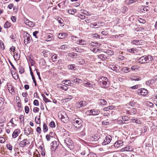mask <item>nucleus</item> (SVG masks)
Here are the masks:
<instances>
[{
	"mask_svg": "<svg viewBox=\"0 0 157 157\" xmlns=\"http://www.w3.org/2000/svg\"><path fill=\"white\" fill-rule=\"evenodd\" d=\"M64 142L65 144L71 150L74 148V145L73 143L72 140L69 138H66L64 140Z\"/></svg>",
	"mask_w": 157,
	"mask_h": 157,
	"instance_id": "nucleus-1",
	"label": "nucleus"
},
{
	"mask_svg": "<svg viewBox=\"0 0 157 157\" xmlns=\"http://www.w3.org/2000/svg\"><path fill=\"white\" fill-rule=\"evenodd\" d=\"M82 120L79 118H76L74 120L73 123L74 126L77 129H79L82 126Z\"/></svg>",
	"mask_w": 157,
	"mask_h": 157,
	"instance_id": "nucleus-2",
	"label": "nucleus"
},
{
	"mask_svg": "<svg viewBox=\"0 0 157 157\" xmlns=\"http://www.w3.org/2000/svg\"><path fill=\"white\" fill-rule=\"evenodd\" d=\"M108 79L107 78L104 77H102L99 81V84L101 86L104 87H107V82Z\"/></svg>",
	"mask_w": 157,
	"mask_h": 157,
	"instance_id": "nucleus-3",
	"label": "nucleus"
},
{
	"mask_svg": "<svg viewBox=\"0 0 157 157\" xmlns=\"http://www.w3.org/2000/svg\"><path fill=\"white\" fill-rule=\"evenodd\" d=\"M59 114V117L64 123H67L68 122L69 118L65 113L63 112L62 114H61L60 115Z\"/></svg>",
	"mask_w": 157,
	"mask_h": 157,
	"instance_id": "nucleus-4",
	"label": "nucleus"
},
{
	"mask_svg": "<svg viewBox=\"0 0 157 157\" xmlns=\"http://www.w3.org/2000/svg\"><path fill=\"white\" fill-rule=\"evenodd\" d=\"M139 62L140 63H147L148 61V58L147 56H144L140 57L138 60Z\"/></svg>",
	"mask_w": 157,
	"mask_h": 157,
	"instance_id": "nucleus-5",
	"label": "nucleus"
},
{
	"mask_svg": "<svg viewBox=\"0 0 157 157\" xmlns=\"http://www.w3.org/2000/svg\"><path fill=\"white\" fill-rule=\"evenodd\" d=\"M111 140V136L110 135H108L106 136L105 139L104 140L102 144L104 145L107 144L110 142Z\"/></svg>",
	"mask_w": 157,
	"mask_h": 157,
	"instance_id": "nucleus-6",
	"label": "nucleus"
},
{
	"mask_svg": "<svg viewBox=\"0 0 157 157\" xmlns=\"http://www.w3.org/2000/svg\"><path fill=\"white\" fill-rule=\"evenodd\" d=\"M89 113V115H98L100 113L99 110L96 109H91L88 111Z\"/></svg>",
	"mask_w": 157,
	"mask_h": 157,
	"instance_id": "nucleus-7",
	"label": "nucleus"
},
{
	"mask_svg": "<svg viewBox=\"0 0 157 157\" xmlns=\"http://www.w3.org/2000/svg\"><path fill=\"white\" fill-rule=\"evenodd\" d=\"M33 130L29 126H27L25 128V134L27 136L29 135L31 132H32Z\"/></svg>",
	"mask_w": 157,
	"mask_h": 157,
	"instance_id": "nucleus-8",
	"label": "nucleus"
},
{
	"mask_svg": "<svg viewBox=\"0 0 157 157\" xmlns=\"http://www.w3.org/2000/svg\"><path fill=\"white\" fill-rule=\"evenodd\" d=\"M147 90L145 89H141L138 90L137 92L138 94L143 95H146L147 94Z\"/></svg>",
	"mask_w": 157,
	"mask_h": 157,
	"instance_id": "nucleus-9",
	"label": "nucleus"
},
{
	"mask_svg": "<svg viewBox=\"0 0 157 157\" xmlns=\"http://www.w3.org/2000/svg\"><path fill=\"white\" fill-rule=\"evenodd\" d=\"M8 90L10 93L12 94L14 93V88L12 85H11L10 83H8L7 85Z\"/></svg>",
	"mask_w": 157,
	"mask_h": 157,
	"instance_id": "nucleus-10",
	"label": "nucleus"
},
{
	"mask_svg": "<svg viewBox=\"0 0 157 157\" xmlns=\"http://www.w3.org/2000/svg\"><path fill=\"white\" fill-rule=\"evenodd\" d=\"M67 36V34L66 33H62L58 34L57 37L59 39H64Z\"/></svg>",
	"mask_w": 157,
	"mask_h": 157,
	"instance_id": "nucleus-11",
	"label": "nucleus"
},
{
	"mask_svg": "<svg viewBox=\"0 0 157 157\" xmlns=\"http://www.w3.org/2000/svg\"><path fill=\"white\" fill-rule=\"evenodd\" d=\"M32 39V37L29 36H26L25 37L24 43L25 45H27L30 42Z\"/></svg>",
	"mask_w": 157,
	"mask_h": 157,
	"instance_id": "nucleus-12",
	"label": "nucleus"
},
{
	"mask_svg": "<svg viewBox=\"0 0 157 157\" xmlns=\"http://www.w3.org/2000/svg\"><path fill=\"white\" fill-rule=\"evenodd\" d=\"M20 133V130L18 129H15L13 132L12 134V136L13 138H15L17 137L19 134Z\"/></svg>",
	"mask_w": 157,
	"mask_h": 157,
	"instance_id": "nucleus-13",
	"label": "nucleus"
},
{
	"mask_svg": "<svg viewBox=\"0 0 157 157\" xmlns=\"http://www.w3.org/2000/svg\"><path fill=\"white\" fill-rule=\"evenodd\" d=\"M83 84L84 86L85 87H94L95 86V84H93V82H89L86 83H84Z\"/></svg>",
	"mask_w": 157,
	"mask_h": 157,
	"instance_id": "nucleus-14",
	"label": "nucleus"
},
{
	"mask_svg": "<svg viewBox=\"0 0 157 157\" xmlns=\"http://www.w3.org/2000/svg\"><path fill=\"white\" fill-rule=\"evenodd\" d=\"M76 41L75 43L81 45H85L86 44V41L82 39L78 40H75Z\"/></svg>",
	"mask_w": 157,
	"mask_h": 157,
	"instance_id": "nucleus-15",
	"label": "nucleus"
},
{
	"mask_svg": "<svg viewBox=\"0 0 157 157\" xmlns=\"http://www.w3.org/2000/svg\"><path fill=\"white\" fill-rule=\"evenodd\" d=\"M27 140L26 139H25L22 141H21L19 143L20 146L22 147H24L27 144Z\"/></svg>",
	"mask_w": 157,
	"mask_h": 157,
	"instance_id": "nucleus-16",
	"label": "nucleus"
},
{
	"mask_svg": "<svg viewBox=\"0 0 157 157\" xmlns=\"http://www.w3.org/2000/svg\"><path fill=\"white\" fill-rule=\"evenodd\" d=\"M99 138L100 137L98 136V135H94L91 136L90 138V139L91 141H98Z\"/></svg>",
	"mask_w": 157,
	"mask_h": 157,
	"instance_id": "nucleus-17",
	"label": "nucleus"
},
{
	"mask_svg": "<svg viewBox=\"0 0 157 157\" xmlns=\"http://www.w3.org/2000/svg\"><path fill=\"white\" fill-rule=\"evenodd\" d=\"M87 104V103L86 101H82L79 102L78 106L79 107H84L86 106Z\"/></svg>",
	"mask_w": 157,
	"mask_h": 157,
	"instance_id": "nucleus-18",
	"label": "nucleus"
},
{
	"mask_svg": "<svg viewBox=\"0 0 157 157\" xmlns=\"http://www.w3.org/2000/svg\"><path fill=\"white\" fill-rule=\"evenodd\" d=\"M132 150V148L128 146L124 147L121 150V151H131Z\"/></svg>",
	"mask_w": 157,
	"mask_h": 157,
	"instance_id": "nucleus-19",
	"label": "nucleus"
},
{
	"mask_svg": "<svg viewBox=\"0 0 157 157\" xmlns=\"http://www.w3.org/2000/svg\"><path fill=\"white\" fill-rule=\"evenodd\" d=\"M123 142L121 141H118L114 143V145L115 147H118L119 146H120L123 145Z\"/></svg>",
	"mask_w": 157,
	"mask_h": 157,
	"instance_id": "nucleus-20",
	"label": "nucleus"
},
{
	"mask_svg": "<svg viewBox=\"0 0 157 157\" xmlns=\"http://www.w3.org/2000/svg\"><path fill=\"white\" fill-rule=\"evenodd\" d=\"M14 54L13 57L15 60H18L20 58V54H19L18 52H15Z\"/></svg>",
	"mask_w": 157,
	"mask_h": 157,
	"instance_id": "nucleus-21",
	"label": "nucleus"
},
{
	"mask_svg": "<svg viewBox=\"0 0 157 157\" xmlns=\"http://www.w3.org/2000/svg\"><path fill=\"white\" fill-rule=\"evenodd\" d=\"M47 39H48L46 40L47 41H51V40L54 39L53 37L52 34L49 33L46 37Z\"/></svg>",
	"mask_w": 157,
	"mask_h": 157,
	"instance_id": "nucleus-22",
	"label": "nucleus"
},
{
	"mask_svg": "<svg viewBox=\"0 0 157 157\" xmlns=\"http://www.w3.org/2000/svg\"><path fill=\"white\" fill-rule=\"evenodd\" d=\"M97 57L99 59H101V61H103L106 58V56L105 55L101 54L97 55Z\"/></svg>",
	"mask_w": 157,
	"mask_h": 157,
	"instance_id": "nucleus-23",
	"label": "nucleus"
},
{
	"mask_svg": "<svg viewBox=\"0 0 157 157\" xmlns=\"http://www.w3.org/2000/svg\"><path fill=\"white\" fill-rule=\"evenodd\" d=\"M68 68L71 70H75L76 69V67L75 64H70L68 65Z\"/></svg>",
	"mask_w": 157,
	"mask_h": 157,
	"instance_id": "nucleus-24",
	"label": "nucleus"
},
{
	"mask_svg": "<svg viewBox=\"0 0 157 157\" xmlns=\"http://www.w3.org/2000/svg\"><path fill=\"white\" fill-rule=\"evenodd\" d=\"M141 41L140 40H132V43L134 44L139 45L141 44Z\"/></svg>",
	"mask_w": 157,
	"mask_h": 157,
	"instance_id": "nucleus-25",
	"label": "nucleus"
},
{
	"mask_svg": "<svg viewBox=\"0 0 157 157\" xmlns=\"http://www.w3.org/2000/svg\"><path fill=\"white\" fill-rule=\"evenodd\" d=\"M131 120L132 121V122L133 123H135L137 124H140L141 123V121L140 120L137 118L136 119H131Z\"/></svg>",
	"mask_w": 157,
	"mask_h": 157,
	"instance_id": "nucleus-26",
	"label": "nucleus"
},
{
	"mask_svg": "<svg viewBox=\"0 0 157 157\" xmlns=\"http://www.w3.org/2000/svg\"><path fill=\"white\" fill-rule=\"evenodd\" d=\"M52 143L53 145H52L51 147L52 148H54L55 149H56L57 148L59 145L58 143L57 144V143L56 141L52 142Z\"/></svg>",
	"mask_w": 157,
	"mask_h": 157,
	"instance_id": "nucleus-27",
	"label": "nucleus"
},
{
	"mask_svg": "<svg viewBox=\"0 0 157 157\" xmlns=\"http://www.w3.org/2000/svg\"><path fill=\"white\" fill-rule=\"evenodd\" d=\"M131 79L132 80H134L135 81L140 80L141 79V77L139 76H133L131 78Z\"/></svg>",
	"mask_w": 157,
	"mask_h": 157,
	"instance_id": "nucleus-28",
	"label": "nucleus"
},
{
	"mask_svg": "<svg viewBox=\"0 0 157 157\" xmlns=\"http://www.w3.org/2000/svg\"><path fill=\"white\" fill-rule=\"evenodd\" d=\"M76 11V10L75 9H71L68 10V12L70 14L72 15H74Z\"/></svg>",
	"mask_w": 157,
	"mask_h": 157,
	"instance_id": "nucleus-29",
	"label": "nucleus"
},
{
	"mask_svg": "<svg viewBox=\"0 0 157 157\" xmlns=\"http://www.w3.org/2000/svg\"><path fill=\"white\" fill-rule=\"evenodd\" d=\"M48 127L47 124L45 123H44L43 125V131L44 133L48 131Z\"/></svg>",
	"mask_w": 157,
	"mask_h": 157,
	"instance_id": "nucleus-30",
	"label": "nucleus"
},
{
	"mask_svg": "<svg viewBox=\"0 0 157 157\" xmlns=\"http://www.w3.org/2000/svg\"><path fill=\"white\" fill-rule=\"evenodd\" d=\"M11 26L10 23L8 21H7L4 25V27L5 28H8L10 27Z\"/></svg>",
	"mask_w": 157,
	"mask_h": 157,
	"instance_id": "nucleus-31",
	"label": "nucleus"
},
{
	"mask_svg": "<svg viewBox=\"0 0 157 157\" xmlns=\"http://www.w3.org/2000/svg\"><path fill=\"white\" fill-rule=\"evenodd\" d=\"M35 121L36 124H40L41 123L40 116H39L38 117L36 116L35 118Z\"/></svg>",
	"mask_w": 157,
	"mask_h": 157,
	"instance_id": "nucleus-32",
	"label": "nucleus"
},
{
	"mask_svg": "<svg viewBox=\"0 0 157 157\" xmlns=\"http://www.w3.org/2000/svg\"><path fill=\"white\" fill-rule=\"evenodd\" d=\"M41 96L43 98V99L44 101L46 103L50 102V101L49 100L48 98H47L44 95V94H41Z\"/></svg>",
	"mask_w": 157,
	"mask_h": 157,
	"instance_id": "nucleus-33",
	"label": "nucleus"
},
{
	"mask_svg": "<svg viewBox=\"0 0 157 157\" xmlns=\"http://www.w3.org/2000/svg\"><path fill=\"white\" fill-rule=\"evenodd\" d=\"M57 20L58 22L61 25V26H63V19L61 17H59L57 18Z\"/></svg>",
	"mask_w": 157,
	"mask_h": 157,
	"instance_id": "nucleus-34",
	"label": "nucleus"
},
{
	"mask_svg": "<svg viewBox=\"0 0 157 157\" xmlns=\"http://www.w3.org/2000/svg\"><path fill=\"white\" fill-rule=\"evenodd\" d=\"M129 104L132 107H136L137 104L134 101H131L129 103Z\"/></svg>",
	"mask_w": 157,
	"mask_h": 157,
	"instance_id": "nucleus-35",
	"label": "nucleus"
},
{
	"mask_svg": "<svg viewBox=\"0 0 157 157\" xmlns=\"http://www.w3.org/2000/svg\"><path fill=\"white\" fill-rule=\"evenodd\" d=\"M27 25L31 27H33L35 26V22L30 21L29 22Z\"/></svg>",
	"mask_w": 157,
	"mask_h": 157,
	"instance_id": "nucleus-36",
	"label": "nucleus"
},
{
	"mask_svg": "<svg viewBox=\"0 0 157 157\" xmlns=\"http://www.w3.org/2000/svg\"><path fill=\"white\" fill-rule=\"evenodd\" d=\"M101 105H105L107 104V102L104 99H101L100 100Z\"/></svg>",
	"mask_w": 157,
	"mask_h": 157,
	"instance_id": "nucleus-37",
	"label": "nucleus"
},
{
	"mask_svg": "<svg viewBox=\"0 0 157 157\" xmlns=\"http://www.w3.org/2000/svg\"><path fill=\"white\" fill-rule=\"evenodd\" d=\"M130 114H135L136 113V109L135 108H133L130 110Z\"/></svg>",
	"mask_w": 157,
	"mask_h": 157,
	"instance_id": "nucleus-38",
	"label": "nucleus"
},
{
	"mask_svg": "<svg viewBox=\"0 0 157 157\" xmlns=\"http://www.w3.org/2000/svg\"><path fill=\"white\" fill-rule=\"evenodd\" d=\"M0 48L2 50H4L5 49L4 44L1 40H0Z\"/></svg>",
	"mask_w": 157,
	"mask_h": 157,
	"instance_id": "nucleus-39",
	"label": "nucleus"
},
{
	"mask_svg": "<svg viewBox=\"0 0 157 157\" xmlns=\"http://www.w3.org/2000/svg\"><path fill=\"white\" fill-rule=\"evenodd\" d=\"M57 56L56 54H55L54 55H53L52 57V61L53 62H55V61H56V60L57 59Z\"/></svg>",
	"mask_w": 157,
	"mask_h": 157,
	"instance_id": "nucleus-40",
	"label": "nucleus"
},
{
	"mask_svg": "<svg viewBox=\"0 0 157 157\" xmlns=\"http://www.w3.org/2000/svg\"><path fill=\"white\" fill-rule=\"evenodd\" d=\"M138 21L139 22L143 24L145 23L146 22L145 20L141 18H139L138 19Z\"/></svg>",
	"mask_w": 157,
	"mask_h": 157,
	"instance_id": "nucleus-41",
	"label": "nucleus"
},
{
	"mask_svg": "<svg viewBox=\"0 0 157 157\" xmlns=\"http://www.w3.org/2000/svg\"><path fill=\"white\" fill-rule=\"evenodd\" d=\"M19 72L21 74H22L24 72V70L22 66H20L19 67Z\"/></svg>",
	"mask_w": 157,
	"mask_h": 157,
	"instance_id": "nucleus-42",
	"label": "nucleus"
},
{
	"mask_svg": "<svg viewBox=\"0 0 157 157\" xmlns=\"http://www.w3.org/2000/svg\"><path fill=\"white\" fill-rule=\"evenodd\" d=\"M101 23V22H96V23H92L90 25H91V26H92V27L98 26V24H100Z\"/></svg>",
	"mask_w": 157,
	"mask_h": 157,
	"instance_id": "nucleus-43",
	"label": "nucleus"
},
{
	"mask_svg": "<svg viewBox=\"0 0 157 157\" xmlns=\"http://www.w3.org/2000/svg\"><path fill=\"white\" fill-rule=\"evenodd\" d=\"M19 119L21 123L23 122L24 121V116L22 115H20L19 117Z\"/></svg>",
	"mask_w": 157,
	"mask_h": 157,
	"instance_id": "nucleus-44",
	"label": "nucleus"
},
{
	"mask_svg": "<svg viewBox=\"0 0 157 157\" xmlns=\"http://www.w3.org/2000/svg\"><path fill=\"white\" fill-rule=\"evenodd\" d=\"M73 54H71V53H68V56H70L71 57H72V58H76V57L77 56V54H76V53H73Z\"/></svg>",
	"mask_w": 157,
	"mask_h": 157,
	"instance_id": "nucleus-45",
	"label": "nucleus"
},
{
	"mask_svg": "<svg viewBox=\"0 0 157 157\" xmlns=\"http://www.w3.org/2000/svg\"><path fill=\"white\" fill-rule=\"evenodd\" d=\"M49 126L52 128H54L55 127V123L53 121H52L49 124Z\"/></svg>",
	"mask_w": 157,
	"mask_h": 157,
	"instance_id": "nucleus-46",
	"label": "nucleus"
},
{
	"mask_svg": "<svg viewBox=\"0 0 157 157\" xmlns=\"http://www.w3.org/2000/svg\"><path fill=\"white\" fill-rule=\"evenodd\" d=\"M65 81L66 83H64V84L67 85H71V84H72V83H71V81L70 80H66L65 81Z\"/></svg>",
	"mask_w": 157,
	"mask_h": 157,
	"instance_id": "nucleus-47",
	"label": "nucleus"
},
{
	"mask_svg": "<svg viewBox=\"0 0 157 157\" xmlns=\"http://www.w3.org/2000/svg\"><path fill=\"white\" fill-rule=\"evenodd\" d=\"M60 88L65 91L67 90L68 89V87L66 86H60Z\"/></svg>",
	"mask_w": 157,
	"mask_h": 157,
	"instance_id": "nucleus-48",
	"label": "nucleus"
},
{
	"mask_svg": "<svg viewBox=\"0 0 157 157\" xmlns=\"http://www.w3.org/2000/svg\"><path fill=\"white\" fill-rule=\"evenodd\" d=\"M68 45L64 44V45H61L60 47V48L61 49L64 50V49H65V48H68Z\"/></svg>",
	"mask_w": 157,
	"mask_h": 157,
	"instance_id": "nucleus-49",
	"label": "nucleus"
},
{
	"mask_svg": "<svg viewBox=\"0 0 157 157\" xmlns=\"http://www.w3.org/2000/svg\"><path fill=\"white\" fill-rule=\"evenodd\" d=\"M140 87V85H136L133 86H132L131 88L132 89H137Z\"/></svg>",
	"mask_w": 157,
	"mask_h": 157,
	"instance_id": "nucleus-50",
	"label": "nucleus"
},
{
	"mask_svg": "<svg viewBox=\"0 0 157 157\" xmlns=\"http://www.w3.org/2000/svg\"><path fill=\"white\" fill-rule=\"evenodd\" d=\"M122 119L123 121H126L128 120L129 118L128 116H125L122 117Z\"/></svg>",
	"mask_w": 157,
	"mask_h": 157,
	"instance_id": "nucleus-51",
	"label": "nucleus"
},
{
	"mask_svg": "<svg viewBox=\"0 0 157 157\" xmlns=\"http://www.w3.org/2000/svg\"><path fill=\"white\" fill-rule=\"evenodd\" d=\"M36 131L38 134H40L41 132L40 128V127H38L36 128Z\"/></svg>",
	"mask_w": 157,
	"mask_h": 157,
	"instance_id": "nucleus-52",
	"label": "nucleus"
},
{
	"mask_svg": "<svg viewBox=\"0 0 157 157\" xmlns=\"http://www.w3.org/2000/svg\"><path fill=\"white\" fill-rule=\"evenodd\" d=\"M33 104L36 106H38L39 105L38 101L37 100H34L33 101Z\"/></svg>",
	"mask_w": 157,
	"mask_h": 157,
	"instance_id": "nucleus-53",
	"label": "nucleus"
},
{
	"mask_svg": "<svg viewBox=\"0 0 157 157\" xmlns=\"http://www.w3.org/2000/svg\"><path fill=\"white\" fill-rule=\"evenodd\" d=\"M25 112L26 113H28L29 111V107L28 106H26L25 108Z\"/></svg>",
	"mask_w": 157,
	"mask_h": 157,
	"instance_id": "nucleus-54",
	"label": "nucleus"
},
{
	"mask_svg": "<svg viewBox=\"0 0 157 157\" xmlns=\"http://www.w3.org/2000/svg\"><path fill=\"white\" fill-rule=\"evenodd\" d=\"M6 147L10 150H12V145L10 144H7L6 145Z\"/></svg>",
	"mask_w": 157,
	"mask_h": 157,
	"instance_id": "nucleus-55",
	"label": "nucleus"
},
{
	"mask_svg": "<svg viewBox=\"0 0 157 157\" xmlns=\"http://www.w3.org/2000/svg\"><path fill=\"white\" fill-rule=\"evenodd\" d=\"M92 51L93 52L95 53H97V52H100V49L95 48H93Z\"/></svg>",
	"mask_w": 157,
	"mask_h": 157,
	"instance_id": "nucleus-56",
	"label": "nucleus"
},
{
	"mask_svg": "<svg viewBox=\"0 0 157 157\" xmlns=\"http://www.w3.org/2000/svg\"><path fill=\"white\" fill-rule=\"evenodd\" d=\"M110 68L113 71L116 70L117 69V67H116L114 66L113 65H112L111 66H110Z\"/></svg>",
	"mask_w": 157,
	"mask_h": 157,
	"instance_id": "nucleus-57",
	"label": "nucleus"
},
{
	"mask_svg": "<svg viewBox=\"0 0 157 157\" xmlns=\"http://www.w3.org/2000/svg\"><path fill=\"white\" fill-rule=\"evenodd\" d=\"M109 122H107V121H104L102 122V124L104 125H107L109 124Z\"/></svg>",
	"mask_w": 157,
	"mask_h": 157,
	"instance_id": "nucleus-58",
	"label": "nucleus"
},
{
	"mask_svg": "<svg viewBox=\"0 0 157 157\" xmlns=\"http://www.w3.org/2000/svg\"><path fill=\"white\" fill-rule=\"evenodd\" d=\"M76 82L78 83H81L82 82V80L79 78H76Z\"/></svg>",
	"mask_w": 157,
	"mask_h": 157,
	"instance_id": "nucleus-59",
	"label": "nucleus"
},
{
	"mask_svg": "<svg viewBox=\"0 0 157 157\" xmlns=\"http://www.w3.org/2000/svg\"><path fill=\"white\" fill-rule=\"evenodd\" d=\"M78 17L82 19H84L85 18V16L84 15L82 14L79 15Z\"/></svg>",
	"mask_w": 157,
	"mask_h": 157,
	"instance_id": "nucleus-60",
	"label": "nucleus"
},
{
	"mask_svg": "<svg viewBox=\"0 0 157 157\" xmlns=\"http://www.w3.org/2000/svg\"><path fill=\"white\" fill-rule=\"evenodd\" d=\"M5 140L3 137H0V143H3L5 142Z\"/></svg>",
	"mask_w": 157,
	"mask_h": 157,
	"instance_id": "nucleus-61",
	"label": "nucleus"
},
{
	"mask_svg": "<svg viewBox=\"0 0 157 157\" xmlns=\"http://www.w3.org/2000/svg\"><path fill=\"white\" fill-rule=\"evenodd\" d=\"M39 109L38 108L36 107L34 108L33 109V111L34 113H36L38 112L39 111Z\"/></svg>",
	"mask_w": 157,
	"mask_h": 157,
	"instance_id": "nucleus-62",
	"label": "nucleus"
},
{
	"mask_svg": "<svg viewBox=\"0 0 157 157\" xmlns=\"http://www.w3.org/2000/svg\"><path fill=\"white\" fill-rule=\"evenodd\" d=\"M11 19L12 21L13 22H15L16 21V18L14 16H12L11 17Z\"/></svg>",
	"mask_w": 157,
	"mask_h": 157,
	"instance_id": "nucleus-63",
	"label": "nucleus"
},
{
	"mask_svg": "<svg viewBox=\"0 0 157 157\" xmlns=\"http://www.w3.org/2000/svg\"><path fill=\"white\" fill-rule=\"evenodd\" d=\"M55 133L53 132H50L49 134L48 135L49 136H50L51 137L53 138L55 136Z\"/></svg>",
	"mask_w": 157,
	"mask_h": 157,
	"instance_id": "nucleus-64",
	"label": "nucleus"
}]
</instances>
